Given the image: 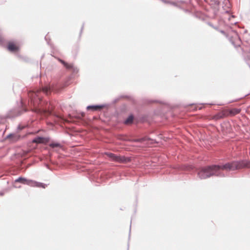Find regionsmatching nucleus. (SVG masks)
<instances>
[{
  "label": "nucleus",
  "instance_id": "14",
  "mask_svg": "<svg viewBox=\"0 0 250 250\" xmlns=\"http://www.w3.org/2000/svg\"><path fill=\"white\" fill-rule=\"evenodd\" d=\"M49 146L52 148L61 147V144L58 143H52L49 144Z\"/></svg>",
  "mask_w": 250,
  "mask_h": 250
},
{
  "label": "nucleus",
  "instance_id": "2",
  "mask_svg": "<svg viewBox=\"0 0 250 250\" xmlns=\"http://www.w3.org/2000/svg\"><path fill=\"white\" fill-rule=\"evenodd\" d=\"M41 91L46 95H48L50 91V87L45 86L42 88V89H38L35 91L30 92L29 93V96L31 98V102L34 106H37L41 100V98L39 96V93Z\"/></svg>",
  "mask_w": 250,
  "mask_h": 250
},
{
  "label": "nucleus",
  "instance_id": "8",
  "mask_svg": "<svg viewBox=\"0 0 250 250\" xmlns=\"http://www.w3.org/2000/svg\"><path fill=\"white\" fill-rule=\"evenodd\" d=\"M226 111L227 112V116H234L240 112V109L237 108H233L231 109H226Z\"/></svg>",
  "mask_w": 250,
  "mask_h": 250
},
{
  "label": "nucleus",
  "instance_id": "12",
  "mask_svg": "<svg viewBox=\"0 0 250 250\" xmlns=\"http://www.w3.org/2000/svg\"><path fill=\"white\" fill-rule=\"evenodd\" d=\"M103 106H99V105H93V106H87V109H92L93 110H98L102 108Z\"/></svg>",
  "mask_w": 250,
  "mask_h": 250
},
{
  "label": "nucleus",
  "instance_id": "13",
  "mask_svg": "<svg viewBox=\"0 0 250 250\" xmlns=\"http://www.w3.org/2000/svg\"><path fill=\"white\" fill-rule=\"evenodd\" d=\"M133 120V116L131 115L129 116L125 121V124L126 125H129L132 123Z\"/></svg>",
  "mask_w": 250,
  "mask_h": 250
},
{
  "label": "nucleus",
  "instance_id": "10",
  "mask_svg": "<svg viewBox=\"0 0 250 250\" xmlns=\"http://www.w3.org/2000/svg\"><path fill=\"white\" fill-rule=\"evenodd\" d=\"M34 111L39 113H42L44 115H49L51 114V111L49 110L42 109L41 108L36 107L34 109Z\"/></svg>",
  "mask_w": 250,
  "mask_h": 250
},
{
  "label": "nucleus",
  "instance_id": "7",
  "mask_svg": "<svg viewBox=\"0 0 250 250\" xmlns=\"http://www.w3.org/2000/svg\"><path fill=\"white\" fill-rule=\"evenodd\" d=\"M227 117V112L226 111V109H224L221 112H219L215 115L213 116L212 119L214 120H218Z\"/></svg>",
  "mask_w": 250,
  "mask_h": 250
},
{
  "label": "nucleus",
  "instance_id": "11",
  "mask_svg": "<svg viewBox=\"0 0 250 250\" xmlns=\"http://www.w3.org/2000/svg\"><path fill=\"white\" fill-rule=\"evenodd\" d=\"M60 61L64 65V67L68 69H73L74 67L73 64L72 63H68L65 62L64 61L62 60H60Z\"/></svg>",
  "mask_w": 250,
  "mask_h": 250
},
{
  "label": "nucleus",
  "instance_id": "15",
  "mask_svg": "<svg viewBox=\"0 0 250 250\" xmlns=\"http://www.w3.org/2000/svg\"><path fill=\"white\" fill-rule=\"evenodd\" d=\"M145 140H146L145 138H142V139H140L136 140V141H137V142H142V141H145Z\"/></svg>",
  "mask_w": 250,
  "mask_h": 250
},
{
  "label": "nucleus",
  "instance_id": "3",
  "mask_svg": "<svg viewBox=\"0 0 250 250\" xmlns=\"http://www.w3.org/2000/svg\"><path fill=\"white\" fill-rule=\"evenodd\" d=\"M105 155L109 157L110 159V160L115 162L124 163L129 161L128 158H125L124 156L116 155L110 152H106L105 153Z\"/></svg>",
  "mask_w": 250,
  "mask_h": 250
},
{
  "label": "nucleus",
  "instance_id": "4",
  "mask_svg": "<svg viewBox=\"0 0 250 250\" xmlns=\"http://www.w3.org/2000/svg\"><path fill=\"white\" fill-rule=\"evenodd\" d=\"M17 182H21L23 184H26L29 185H33V186H36L39 187H42L43 188H45V187L43 185V184L42 183H38L35 182H33L31 181L27 180L24 178H19L17 180Z\"/></svg>",
  "mask_w": 250,
  "mask_h": 250
},
{
  "label": "nucleus",
  "instance_id": "9",
  "mask_svg": "<svg viewBox=\"0 0 250 250\" xmlns=\"http://www.w3.org/2000/svg\"><path fill=\"white\" fill-rule=\"evenodd\" d=\"M7 48L10 51H17L19 50L18 45L13 42H9L8 44Z\"/></svg>",
  "mask_w": 250,
  "mask_h": 250
},
{
  "label": "nucleus",
  "instance_id": "6",
  "mask_svg": "<svg viewBox=\"0 0 250 250\" xmlns=\"http://www.w3.org/2000/svg\"><path fill=\"white\" fill-rule=\"evenodd\" d=\"M230 41L235 47L240 46L241 41L237 34H235L231 38Z\"/></svg>",
  "mask_w": 250,
  "mask_h": 250
},
{
  "label": "nucleus",
  "instance_id": "1",
  "mask_svg": "<svg viewBox=\"0 0 250 250\" xmlns=\"http://www.w3.org/2000/svg\"><path fill=\"white\" fill-rule=\"evenodd\" d=\"M243 168H250V161H235L223 165H212L203 167L200 169L198 175L200 178L204 179L213 175H218V171L221 169L234 170Z\"/></svg>",
  "mask_w": 250,
  "mask_h": 250
},
{
  "label": "nucleus",
  "instance_id": "5",
  "mask_svg": "<svg viewBox=\"0 0 250 250\" xmlns=\"http://www.w3.org/2000/svg\"><path fill=\"white\" fill-rule=\"evenodd\" d=\"M49 140L48 137H37L32 140V143L46 144L49 141Z\"/></svg>",
  "mask_w": 250,
  "mask_h": 250
}]
</instances>
